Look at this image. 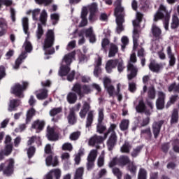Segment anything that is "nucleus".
Returning <instances> with one entry per match:
<instances>
[{
  "label": "nucleus",
  "mask_w": 179,
  "mask_h": 179,
  "mask_svg": "<svg viewBox=\"0 0 179 179\" xmlns=\"http://www.w3.org/2000/svg\"><path fill=\"white\" fill-rule=\"evenodd\" d=\"M179 27V18L177 14H174L172 17V22L171 24V29L173 30L178 29Z\"/></svg>",
  "instance_id": "obj_36"
},
{
  "label": "nucleus",
  "mask_w": 179,
  "mask_h": 179,
  "mask_svg": "<svg viewBox=\"0 0 179 179\" xmlns=\"http://www.w3.org/2000/svg\"><path fill=\"white\" fill-rule=\"evenodd\" d=\"M110 44V40L107 38H104L101 41V50L104 52H107V45Z\"/></svg>",
  "instance_id": "obj_49"
},
{
  "label": "nucleus",
  "mask_w": 179,
  "mask_h": 179,
  "mask_svg": "<svg viewBox=\"0 0 179 179\" xmlns=\"http://www.w3.org/2000/svg\"><path fill=\"white\" fill-rule=\"evenodd\" d=\"M90 110V103H89V102H87V101L84 102L83 105V108L79 113V115L80 118L82 119L86 118V115L87 113H89Z\"/></svg>",
  "instance_id": "obj_17"
},
{
  "label": "nucleus",
  "mask_w": 179,
  "mask_h": 179,
  "mask_svg": "<svg viewBox=\"0 0 179 179\" xmlns=\"http://www.w3.org/2000/svg\"><path fill=\"white\" fill-rule=\"evenodd\" d=\"M135 34H133V44H134V50H136L139 44L138 43V40L139 39V34L136 33V31H134Z\"/></svg>",
  "instance_id": "obj_47"
},
{
  "label": "nucleus",
  "mask_w": 179,
  "mask_h": 179,
  "mask_svg": "<svg viewBox=\"0 0 179 179\" xmlns=\"http://www.w3.org/2000/svg\"><path fill=\"white\" fill-rule=\"evenodd\" d=\"M84 173H85L84 167L78 168L74 175V179H83Z\"/></svg>",
  "instance_id": "obj_39"
},
{
  "label": "nucleus",
  "mask_w": 179,
  "mask_h": 179,
  "mask_svg": "<svg viewBox=\"0 0 179 179\" xmlns=\"http://www.w3.org/2000/svg\"><path fill=\"white\" fill-rule=\"evenodd\" d=\"M104 121V108H99L98 113V123L96 124V132L98 134H104L107 130V127L103 124Z\"/></svg>",
  "instance_id": "obj_6"
},
{
  "label": "nucleus",
  "mask_w": 179,
  "mask_h": 179,
  "mask_svg": "<svg viewBox=\"0 0 179 179\" xmlns=\"http://www.w3.org/2000/svg\"><path fill=\"white\" fill-rule=\"evenodd\" d=\"M22 27L24 33L27 36H30V32H29V18L27 17L22 18Z\"/></svg>",
  "instance_id": "obj_35"
},
{
  "label": "nucleus",
  "mask_w": 179,
  "mask_h": 179,
  "mask_svg": "<svg viewBox=\"0 0 179 179\" xmlns=\"http://www.w3.org/2000/svg\"><path fill=\"white\" fill-rule=\"evenodd\" d=\"M167 15H170V12L167 10V8L163 5L160 4L156 13L154 15V22H159V20H164Z\"/></svg>",
  "instance_id": "obj_7"
},
{
  "label": "nucleus",
  "mask_w": 179,
  "mask_h": 179,
  "mask_svg": "<svg viewBox=\"0 0 179 179\" xmlns=\"http://www.w3.org/2000/svg\"><path fill=\"white\" fill-rule=\"evenodd\" d=\"M129 157L127 155H122L117 159V164L121 167H124V166H128L131 162Z\"/></svg>",
  "instance_id": "obj_19"
},
{
  "label": "nucleus",
  "mask_w": 179,
  "mask_h": 179,
  "mask_svg": "<svg viewBox=\"0 0 179 179\" xmlns=\"http://www.w3.org/2000/svg\"><path fill=\"white\" fill-rule=\"evenodd\" d=\"M66 101L69 104H75L78 101V95L73 92H69L66 96Z\"/></svg>",
  "instance_id": "obj_25"
},
{
  "label": "nucleus",
  "mask_w": 179,
  "mask_h": 179,
  "mask_svg": "<svg viewBox=\"0 0 179 179\" xmlns=\"http://www.w3.org/2000/svg\"><path fill=\"white\" fill-rule=\"evenodd\" d=\"M143 148V146L138 145L136 148L133 149V151L131 153V157H138L139 156V153L142 152V149Z\"/></svg>",
  "instance_id": "obj_45"
},
{
  "label": "nucleus",
  "mask_w": 179,
  "mask_h": 179,
  "mask_svg": "<svg viewBox=\"0 0 179 179\" xmlns=\"http://www.w3.org/2000/svg\"><path fill=\"white\" fill-rule=\"evenodd\" d=\"M67 120L70 125H75V124L78 122V117H76V113H75V110L70 109L69 115L67 116Z\"/></svg>",
  "instance_id": "obj_18"
},
{
  "label": "nucleus",
  "mask_w": 179,
  "mask_h": 179,
  "mask_svg": "<svg viewBox=\"0 0 179 179\" xmlns=\"http://www.w3.org/2000/svg\"><path fill=\"white\" fill-rule=\"evenodd\" d=\"M116 23L117 25L116 31L117 34H120L122 31H124V26H122L124 19H122V15H120L117 19H116Z\"/></svg>",
  "instance_id": "obj_30"
},
{
  "label": "nucleus",
  "mask_w": 179,
  "mask_h": 179,
  "mask_svg": "<svg viewBox=\"0 0 179 179\" xmlns=\"http://www.w3.org/2000/svg\"><path fill=\"white\" fill-rule=\"evenodd\" d=\"M43 34H44V29H43V26L41 24H38V29L36 31V37L38 40L41 39L43 37Z\"/></svg>",
  "instance_id": "obj_52"
},
{
  "label": "nucleus",
  "mask_w": 179,
  "mask_h": 179,
  "mask_svg": "<svg viewBox=\"0 0 179 179\" xmlns=\"http://www.w3.org/2000/svg\"><path fill=\"white\" fill-rule=\"evenodd\" d=\"M129 128V120L123 119L120 124V131H127Z\"/></svg>",
  "instance_id": "obj_40"
},
{
  "label": "nucleus",
  "mask_w": 179,
  "mask_h": 179,
  "mask_svg": "<svg viewBox=\"0 0 179 179\" xmlns=\"http://www.w3.org/2000/svg\"><path fill=\"white\" fill-rule=\"evenodd\" d=\"M75 52H72L64 56L63 61L65 62L66 66H71V64H72V59L75 58Z\"/></svg>",
  "instance_id": "obj_29"
},
{
  "label": "nucleus",
  "mask_w": 179,
  "mask_h": 179,
  "mask_svg": "<svg viewBox=\"0 0 179 179\" xmlns=\"http://www.w3.org/2000/svg\"><path fill=\"white\" fill-rule=\"evenodd\" d=\"M148 68L151 72L159 73L160 72V69H162V65L152 61L150 62V64L148 65Z\"/></svg>",
  "instance_id": "obj_22"
},
{
  "label": "nucleus",
  "mask_w": 179,
  "mask_h": 179,
  "mask_svg": "<svg viewBox=\"0 0 179 179\" xmlns=\"http://www.w3.org/2000/svg\"><path fill=\"white\" fill-rule=\"evenodd\" d=\"M62 113V107H58V108H53L51 109L49 112V114L50 117H53L52 118V121L53 122H58L59 120H61L62 115H59Z\"/></svg>",
  "instance_id": "obj_10"
},
{
  "label": "nucleus",
  "mask_w": 179,
  "mask_h": 179,
  "mask_svg": "<svg viewBox=\"0 0 179 179\" xmlns=\"http://www.w3.org/2000/svg\"><path fill=\"white\" fill-rule=\"evenodd\" d=\"M136 83H129L128 90L130 91L131 93H135V92H136Z\"/></svg>",
  "instance_id": "obj_58"
},
{
  "label": "nucleus",
  "mask_w": 179,
  "mask_h": 179,
  "mask_svg": "<svg viewBox=\"0 0 179 179\" xmlns=\"http://www.w3.org/2000/svg\"><path fill=\"white\" fill-rule=\"evenodd\" d=\"M134 26L133 34H135V31H136V34H139V31H138V27H141V22L138 20H134L132 22Z\"/></svg>",
  "instance_id": "obj_55"
},
{
  "label": "nucleus",
  "mask_w": 179,
  "mask_h": 179,
  "mask_svg": "<svg viewBox=\"0 0 179 179\" xmlns=\"http://www.w3.org/2000/svg\"><path fill=\"white\" fill-rule=\"evenodd\" d=\"M28 159H31L36 154V148L34 146H30L27 151Z\"/></svg>",
  "instance_id": "obj_53"
},
{
  "label": "nucleus",
  "mask_w": 179,
  "mask_h": 179,
  "mask_svg": "<svg viewBox=\"0 0 179 179\" xmlns=\"http://www.w3.org/2000/svg\"><path fill=\"white\" fill-rule=\"evenodd\" d=\"M29 86V83L26 81L22 82V85L20 83H15L11 88V93L15 94L16 97H22L23 94V91L27 89Z\"/></svg>",
  "instance_id": "obj_5"
},
{
  "label": "nucleus",
  "mask_w": 179,
  "mask_h": 179,
  "mask_svg": "<svg viewBox=\"0 0 179 179\" xmlns=\"http://www.w3.org/2000/svg\"><path fill=\"white\" fill-rule=\"evenodd\" d=\"M170 17H171V15L167 14L166 16H165V18L164 20V28L166 30H169V24L170 23Z\"/></svg>",
  "instance_id": "obj_61"
},
{
  "label": "nucleus",
  "mask_w": 179,
  "mask_h": 179,
  "mask_svg": "<svg viewBox=\"0 0 179 179\" xmlns=\"http://www.w3.org/2000/svg\"><path fill=\"white\" fill-rule=\"evenodd\" d=\"M80 136V131H75L70 135V139L71 141H78Z\"/></svg>",
  "instance_id": "obj_60"
},
{
  "label": "nucleus",
  "mask_w": 179,
  "mask_h": 179,
  "mask_svg": "<svg viewBox=\"0 0 179 179\" xmlns=\"http://www.w3.org/2000/svg\"><path fill=\"white\" fill-rule=\"evenodd\" d=\"M46 136L48 141H50L51 142H55V141H58L59 138V136H58V134L55 132V129L50 126L47 127Z\"/></svg>",
  "instance_id": "obj_14"
},
{
  "label": "nucleus",
  "mask_w": 179,
  "mask_h": 179,
  "mask_svg": "<svg viewBox=\"0 0 179 179\" xmlns=\"http://www.w3.org/2000/svg\"><path fill=\"white\" fill-rule=\"evenodd\" d=\"M47 11H45V10H43L40 15V22L42 24H45L47 23Z\"/></svg>",
  "instance_id": "obj_51"
},
{
  "label": "nucleus",
  "mask_w": 179,
  "mask_h": 179,
  "mask_svg": "<svg viewBox=\"0 0 179 179\" xmlns=\"http://www.w3.org/2000/svg\"><path fill=\"white\" fill-rule=\"evenodd\" d=\"M137 179H148V171L145 168H140Z\"/></svg>",
  "instance_id": "obj_41"
},
{
  "label": "nucleus",
  "mask_w": 179,
  "mask_h": 179,
  "mask_svg": "<svg viewBox=\"0 0 179 179\" xmlns=\"http://www.w3.org/2000/svg\"><path fill=\"white\" fill-rule=\"evenodd\" d=\"M47 97H48V90L45 89L41 90L40 92L36 94L38 100H45Z\"/></svg>",
  "instance_id": "obj_37"
},
{
  "label": "nucleus",
  "mask_w": 179,
  "mask_h": 179,
  "mask_svg": "<svg viewBox=\"0 0 179 179\" xmlns=\"http://www.w3.org/2000/svg\"><path fill=\"white\" fill-rule=\"evenodd\" d=\"M141 135L147 141H150L152 139V137L153 136L150 127L142 129L141 131Z\"/></svg>",
  "instance_id": "obj_24"
},
{
  "label": "nucleus",
  "mask_w": 179,
  "mask_h": 179,
  "mask_svg": "<svg viewBox=\"0 0 179 179\" xmlns=\"http://www.w3.org/2000/svg\"><path fill=\"white\" fill-rule=\"evenodd\" d=\"M127 71L130 72L127 74V79L129 81L132 80V79H135V78L138 76V67H136V66L129 63L127 65Z\"/></svg>",
  "instance_id": "obj_12"
},
{
  "label": "nucleus",
  "mask_w": 179,
  "mask_h": 179,
  "mask_svg": "<svg viewBox=\"0 0 179 179\" xmlns=\"http://www.w3.org/2000/svg\"><path fill=\"white\" fill-rule=\"evenodd\" d=\"M166 103V94L162 91L158 92V98L156 101L157 110H163Z\"/></svg>",
  "instance_id": "obj_11"
},
{
  "label": "nucleus",
  "mask_w": 179,
  "mask_h": 179,
  "mask_svg": "<svg viewBox=\"0 0 179 179\" xmlns=\"http://www.w3.org/2000/svg\"><path fill=\"white\" fill-rule=\"evenodd\" d=\"M71 72V67L70 66H66L65 64H63L60 67V70L59 71V76H66L68 73Z\"/></svg>",
  "instance_id": "obj_31"
},
{
  "label": "nucleus",
  "mask_w": 179,
  "mask_h": 179,
  "mask_svg": "<svg viewBox=\"0 0 179 179\" xmlns=\"http://www.w3.org/2000/svg\"><path fill=\"white\" fill-rule=\"evenodd\" d=\"M6 177H12L15 173V159L10 158L0 164V173Z\"/></svg>",
  "instance_id": "obj_3"
},
{
  "label": "nucleus",
  "mask_w": 179,
  "mask_h": 179,
  "mask_svg": "<svg viewBox=\"0 0 179 179\" xmlns=\"http://www.w3.org/2000/svg\"><path fill=\"white\" fill-rule=\"evenodd\" d=\"M26 59V54L22 53L19 57L15 60V69H19L20 64L23 62V59Z\"/></svg>",
  "instance_id": "obj_38"
},
{
  "label": "nucleus",
  "mask_w": 179,
  "mask_h": 179,
  "mask_svg": "<svg viewBox=\"0 0 179 179\" xmlns=\"http://www.w3.org/2000/svg\"><path fill=\"white\" fill-rule=\"evenodd\" d=\"M117 59H111V60H108L106 64V71L108 73H111V72H113V69H114L115 68H117Z\"/></svg>",
  "instance_id": "obj_20"
},
{
  "label": "nucleus",
  "mask_w": 179,
  "mask_h": 179,
  "mask_svg": "<svg viewBox=\"0 0 179 179\" xmlns=\"http://www.w3.org/2000/svg\"><path fill=\"white\" fill-rule=\"evenodd\" d=\"M113 173L117 179L122 178V171L119 168L115 167L113 169Z\"/></svg>",
  "instance_id": "obj_54"
},
{
  "label": "nucleus",
  "mask_w": 179,
  "mask_h": 179,
  "mask_svg": "<svg viewBox=\"0 0 179 179\" xmlns=\"http://www.w3.org/2000/svg\"><path fill=\"white\" fill-rule=\"evenodd\" d=\"M117 59V71L120 73L122 72H124V69H125V66L124 65V61L120 60L118 59Z\"/></svg>",
  "instance_id": "obj_50"
},
{
  "label": "nucleus",
  "mask_w": 179,
  "mask_h": 179,
  "mask_svg": "<svg viewBox=\"0 0 179 179\" xmlns=\"http://www.w3.org/2000/svg\"><path fill=\"white\" fill-rule=\"evenodd\" d=\"M96 157H97V150H92L88 155L87 162H94Z\"/></svg>",
  "instance_id": "obj_48"
},
{
  "label": "nucleus",
  "mask_w": 179,
  "mask_h": 179,
  "mask_svg": "<svg viewBox=\"0 0 179 179\" xmlns=\"http://www.w3.org/2000/svg\"><path fill=\"white\" fill-rule=\"evenodd\" d=\"M178 94L171 95V97L169 98V100L166 103V108H169V107H170V106L173 104H176V102L177 101V100H178Z\"/></svg>",
  "instance_id": "obj_42"
},
{
  "label": "nucleus",
  "mask_w": 179,
  "mask_h": 179,
  "mask_svg": "<svg viewBox=\"0 0 179 179\" xmlns=\"http://www.w3.org/2000/svg\"><path fill=\"white\" fill-rule=\"evenodd\" d=\"M164 124V120H159L158 122H154L152 125V133L155 139H157L160 135V131H162V127Z\"/></svg>",
  "instance_id": "obj_9"
},
{
  "label": "nucleus",
  "mask_w": 179,
  "mask_h": 179,
  "mask_svg": "<svg viewBox=\"0 0 179 179\" xmlns=\"http://www.w3.org/2000/svg\"><path fill=\"white\" fill-rule=\"evenodd\" d=\"M168 91L171 92H174V93H179V83H173L171 84L168 87Z\"/></svg>",
  "instance_id": "obj_46"
},
{
  "label": "nucleus",
  "mask_w": 179,
  "mask_h": 179,
  "mask_svg": "<svg viewBox=\"0 0 179 179\" xmlns=\"http://www.w3.org/2000/svg\"><path fill=\"white\" fill-rule=\"evenodd\" d=\"M13 149V146L12 144H8L6 146L5 150H3L4 153H6V156H9L10 153H12V150Z\"/></svg>",
  "instance_id": "obj_62"
},
{
  "label": "nucleus",
  "mask_w": 179,
  "mask_h": 179,
  "mask_svg": "<svg viewBox=\"0 0 179 179\" xmlns=\"http://www.w3.org/2000/svg\"><path fill=\"white\" fill-rule=\"evenodd\" d=\"M169 58V66H174L176 65V62L177 61L176 59V56L174 55L168 56Z\"/></svg>",
  "instance_id": "obj_64"
},
{
  "label": "nucleus",
  "mask_w": 179,
  "mask_h": 179,
  "mask_svg": "<svg viewBox=\"0 0 179 179\" xmlns=\"http://www.w3.org/2000/svg\"><path fill=\"white\" fill-rule=\"evenodd\" d=\"M104 141V138L101 136L94 135L89 140V145L90 146H94V145H100Z\"/></svg>",
  "instance_id": "obj_16"
},
{
  "label": "nucleus",
  "mask_w": 179,
  "mask_h": 179,
  "mask_svg": "<svg viewBox=\"0 0 179 179\" xmlns=\"http://www.w3.org/2000/svg\"><path fill=\"white\" fill-rule=\"evenodd\" d=\"M44 127H45V121L40 119L34 120L31 124V128L35 129L36 134H40L41 131H43Z\"/></svg>",
  "instance_id": "obj_13"
},
{
  "label": "nucleus",
  "mask_w": 179,
  "mask_h": 179,
  "mask_svg": "<svg viewBox=\"0 0 179 179\" xmlns=\"http://www.w3.org/2000/svg\"><path fill=\"white\" fill-rule=\"evenodd\" d=\"M45 153L46 155H49L45 159L46 166H52L53 167H56L59 164V162H58V157L55 156L54 157V152L52 150H51V144H47L45 147Z\"/></svg>",
  "instance_id": "obj_4"
},
{
  "label": "nucleus",
  "mask_w": 179,
  "mask_h": 179,
  "mask_svg": "<svg viewBox=\"0 0 179 179\" xmlns=\"http://www.w3.org/2000/svg\"><path fill=\"white\" fill-rule=\"evenodd\" d=\"M127 169L131 176H136V171H138V166L135 164L134 161H131L127 166Z\"/></svg>",
  "instance_id": "obj_23"
},
{
  "label": "nucleus",
  "mask_w": 179,
  "mask_h": 179,
  "mask_svg": "<svg viewBox=\"0 0 179 179\" xmlns=\"http://www.w3.org/2000/svg\"><path fill=\"white\" fill-rule=\"evenodd\" d=\"M105 89H106V91L108 93L110 97H113V96H114V91L115 90V88L113 85H109Z\"/></svg>",
  "instance_id": "obj_63"
},
{
  "label": "nucleus",
  "mask_w": 179,
  "mask_h": 179,
  "mask_svg": "<svg viewBox=\"0 0 179 179\" xmlns=\"http://www.w3.org/2000/svg\"><path fill=\"white\" fill-rule=\"evenodd\" d=\"M53 0H35L36 3L38 5H44V6H48L52 3Z\"/></svg>",
  "instance_id": "obj_57"
},
{
  "label": "nucleus",
  "mask_w": 179,
  "mask_h": 179,
  "mask_svg": "<svg viewBox=\"0 0 179 179\" xmlns=\"http://www.w3.org/2000/svg\"><path fill=\"white\" fill-rule=\"evenodd\" d=\"M117 142H118V136H117V133H111L106 142L107 148L109 152H111V150L115 148Z\"/></svg>",
  "instance_id": "obj_8"
},
{
  "label": "nucleus",
  "mask_w": 179,
  "mask_h": 179,
  "mask_svg": "<svg viewBox=\"0 0 179 179\" xmlns=\"http://www.w3.org/2000/svg\"><path fill=\"white\" fill-rule=\"evenodd\" d=\"M118 52V46L114 43L110 44V47L109 49L108 57L111 58L113 57H115V55Z\"/></svg>",
  "instance_id": "obj_34"
},
{
  "label": "nucleus",
  "mask_w": 179,
  "mask_h": 179,
  "mask_svg": "<svg viewBox=\"0 0 179 179\" xmlns=\"http://www.w3.org/2000/svg\"><path fill=\"white\" fill-rule=\"evenodd\" d=\"M34 115H36V109H34V108H31L27 111L26 115V124H29V122H31Z\"/></svg>",
  "instance_id": "obj_32"
},
{
  "label": "nucleus",
  "mask_w": 179,
  "mask_h": 179,
  "mask_svg": "<svg viewBox=\"0 0 179 179\" xmlns=\"http://www.w3.org/2000/svg\"><path fill=\"white\" fill-rule=\"evenodd\" d=\"M94 120V111L90 110L87 113V119H86V128H90L92 127V124H93V121Z\"/></svg>",
  "instance_id": "obj_26"
},
{
  "label": "nucleus",
  "mask_w": 179,
  "mask_h": 179,
  "mask_svg": "<svg viewBox=\"0 0 179 179\" xmlns=\"http://www.w3.org/2000/svg\"><path fill=\"white\" fill-rule=\"evenodd\" d=\"M132 149V145L129 143H124L120 148L122 153H129Z\"/></svg>",
  "instance_id": "obj_44"
},
{
  "label": "nucleus",
  "mask_w": 179,
  "mask_h": 179,
  "mask_svg": "<svg viewBox=\"0 0 179 179\" xmlns=\"http://www.w3.org/2000/svg\"><path fill=\"white\" fill-rule=\"evenodd\" d=\"M71 92L76 93V94L78 96L79 100H82L85 94H90V93H92V90L90 89V85H82L80 83H76L71 88Z\"/></svg>",
  "instance_id": "obj_2"
},
{
  "label": "nucleus",
  "mask_w": 179,
  "mask_h": 179,
  "mask_svg": "<svg viewBox=\"0 0 179 179\" xmlns=\"http://www.w3.org/2000/svg\"><path fill=\"white\" fill-rule=\"evenodd\" d=\"M20 106V99H11L8 105V111H16V108Z\"/></svg>",
  "instance_id": "obj_21"
},
{
  "label": "nucleus",
  "mask_w": 179,
  "mask_h": 179,
  "mask_svg": "<svg viewBox=\"0 0 179 179\" xmlns=\"http://www.w3.org/2000/svg\"><path fill=\"white\" fill-rule=\"evenodd\" d=\"M172 149L175 153H179V139L176 138L172 143Z\"/></svg>",
  "instance_id": "obj_56"
},
{
  "label": "nucleus",
  "mask_w": 179,
  "mask_h": 179,
  "mask_svg": "<svg viewBox=\"0 0 179 179\" xmlns=\"http://www.w3.org/2000/svg\"><path fill=\"white\" fill-rule=\"evenodd\" d=\"M25 51L27 52H31L33 51V46L31 45V43L29 41H26L24 42Z\"/></svg>",
  "instance_id": "obj_59"
},
{
  "label": "nucleus",
  "mask_w": 179,
  "mask_h": 179,
  "mask_svg": "<svg viewBox=\"0 0 179 179\" xmlns=\"http://www.w3.org/2000/svg\"><path fill=\"white\" fill-rule=\"evenodd\" d=\"M148 97L150 100H155L156 99V89L155 87H150L148 88Z\"/></svg>",
  "instance_id": "obj_43"
},
{
  "label": "nucleus",
  "mask_w": 179,
  "mask_h": 179,
  "mask_svg": "<svg viewBox=\"0 0 179 179\" xmlns=\"http://www.w3.org/2000/svg\"><path fill=\"white\" fill-rule=\"evenodd\" d=\"M178 110L177 108H173L172 110V113L171 115V125H173V124H178Z\"/></svg>",
  "instance_id": "obj_28"
},
{
  "label": "nucleus",
  "mask_w": 179,
  "mask_h": 179,
  "mask_svg": "<svg viewBox=\"0 0 179 179\" xmlns=\"http://www.w3.org/2000/svg\"><path fill=\"white\" fill-rule=\"evenodd\" d=\"M145 108L146 104H145L143 100H140L138 104L136 106V111L139 114H143Z\"/></svg>",
  "instance_id": "obj_33"
},
{
  "label": "nucleus",
  "mask_w": 179,
  "mask_h": 179,
  "mask_svg": "<svg viewBox=\"0 0 179 179\" xmlns=\"http://www.w3.org/2000/svg\"><path fill=\"white\" fill-rule=\"evenodd\" d=\"M151 30L153 37H155L156 40H160V36H162V29H160V28H159L157 26L153 24Z\"/></svg>",
  "instance_id": "obj_27"
},
{
  "label": "nucleus",
  "mask_w": 179,
  "mask_h": 179,
  "mask_svg": "<svg viewBox=\"0 0 179 179\" xmlns=\"http://www.w3.org/2000/svg\"><path fill=\"white\" fill-rule=\"evenodd\" d=\"M114 15L116 19H118L120 16H122V19L125 17V13L124 12V8L121 6V1L117 2L114 10Z\"/></svg>",
  "instance_id": "obj_15"
},
{
  "label": "nucleus",
  "mask_w": 179,
  "mask_h": 179,
  "mask_svg": "<svg viewBox=\"0 0 179 179\" xmlns=\"http://www.w3.org/2000/svg\"><path fill=\"white\" fill-rule=\"evenodd\" d=\"M54 43H55V34H54L52 29H48L46 32L43 44V50L45 55H52V54L55 53V48H52L54 45ZM48 48L51 49L48 50Z\"/></svg>",
  "instance_id": "obj_1"
}]
</instances>
